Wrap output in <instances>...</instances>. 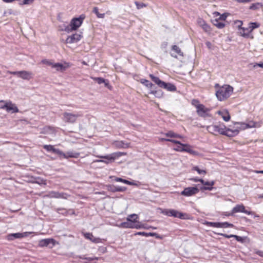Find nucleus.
<instances>
[{
    "mask_svg": "<svg viewBox=\"0 0 263 263\" xmlns=\"http://www.w3.org/2000/svg\"><path fill=\"white\" fill-rule=\"evenodd\" d=\"M233 91V88L228 85H223L219 88L216 92V96L218 100L222 101L230 97Z\"/></svg>",
    "mask_w": 263,
    "mask_h": 263,
    "instance_id": "obj_1",
    "label": "nucleus"
},
{
    "mask_svg": "<svg viewBox=\"0 0 263 263\" xmlns=\"http://www.w3.org/2000/svg\"><path fill=\"white\" fill-rule=\"evenodd\" d=\"M149 77L159 87L164 88L170 91H175L176 90V87L174 84L170 83H165L161 81L158 77H155L152 74H149Z\"/></svg>",
    "mask_w": 263,
    "mask_h": 263,
    "instance_id": "obj_2",
    "label": "nucleus"
},
{
    "mask_svg": "<svg viewBox=\"0 0 263 263\" xmlns=\"http://www.w3.org/2000/svg\"><path fill=\"white\" fill-rule=\"evenodd\" d=\"M84 18L85 16L84 15H81L79 17L72 18L70 24L65 28V30L66 31H69L77 30L81 26Z\"/></svg>",
    "mask_w": 263,
    "mask_h": 263,
    "instance_id": "obj_3",
    "label": "nucleus"
},
{
    "mask_svg": "<svg viewBox=\"0 0 263 263\" xmlns=\"http://www.w3.org/2000/svg\"><path fill=\"white\" fill-rule=\"evenodd\" d=\"M226 126L223 123H219L218 124L211 125L208 126L206 127L207 130L213 134H219L223 135L225 134L224 131L226 129Z\"/></svg>",
    "mask_w": 263,
    "mask_h": 263,
    "instance_id": "obj_4",
    "label": "nucleus"
},
{
    "mask_svg": "<svg viewBox=\"0 0 263 263\" xmlns=\"http://www.w3.org/2000/svg\"><path fill=\"white\" fill-rule=\"evenodd\" d=\"M162 213L168 216L177 217L181 219H185L187 218V216L186 214L178 212L174 209L164 210L162 212Z\"/></svg>",
    "mask_w": 263,
    "mask_h": 263,
    "instance_id": "obj_5",
    "label": "nucleus"
},
{
    "mask_svg": "<svg viewBox=\"0 0 263 263\" xmlns=\"http://www.w3.org/2000/svg\"><path fill=\"white\" fill-rule=\"evenodd\" d=\"M63 120L64 122L69 123H74L76 122L78 118L82 116V114L80 112L74 114L65 112L63 113Z\"/></svg>",
    "mask_w": 263,
    "mask_h": 263,
    "instance_id": "obj_6",
    "label": "nucleus"
},
{
    "mask_svg": "<svg viewBox=\"0 0 263 263\" xmlns=\"http://www.w3.org/2000/svg\"><path fill=\"white\" fill-rule=\"evenodd\" d=\"M58 242L53 238L43 239L39 241V246L41 247H48L52 248Z\"/></svg>",
    "mask_w": 263,
    "mask_h": 263,
    "instance_id": "obj_7",
    "label": "nucleus"
},
{
    "mask_svg": "<svg viewBox=\"0 0 263 263\" xmlns=\"http://www.w3.org/2000/svg\"><path fill=\"white\" fill-rule=\"evenodd\" d=\"M199 192V190L196 186L185 187L181 193L180 195L189 197L196 195Z\"/></svg>",
    "mask_w": 263,
    "mask_h": 263,
    "instance_id": "obj_8",
    "label": "nucleus"
},
{
    "mask_svg": "<svg viewBox=\"0 0 263 263\" xmlns=\"http://www.w3.org/2000/svg\"><path fill=\"white\" fill-rule=\"evenodd\" d=\"M46 196L49 198H62L66 199L69 195L65 193L52 191L49 192Z\"/></svg>",
    "mask_w": 263,
    "mask_h": 263,
    "instance_id": "obj_9",
    "label": "nucleus"
},
{
    "mask_svg": "<svg viewBox=\"0 0 263 263\" xmlns=\"http://www.w3.org/2000/svg\"><path fill=\"white\" fill-rule=\"evenodd\" d=\"M32 232H26L24 233H16L9 234L7 236V239L9 241L13 240L15 239L22 238L28 236Z\"/></svg>",
    "mask_w": 263,
    "mask_h": 263,
    "instance_id": "obj_10",
    "label": "nucleus"
},
{
    "mask_svg": "<svg viewBox=\"0 0 263 263\" xmlns=\"http://www.w3.org/2000/svg\"><path fill=\"white\" fill-rule=\"evenodd\" d=\"M243 213L247 214L248 215H252L254 213L252 211H249L245 209V206L242 204H237L235 207L233 208L232 210L231 215H234L236 213Z\"/></svg>",
    "mask_w": 263,
    "mask_h": 263,
    "instance_id": "obj_11",
    "label": "nucleus"
},
{
    "mask_svg": "<svg viewBox=\"0 0 263 263\" xmlns=\"http://www.w3.org/2000/svg\"><path fill=\"white\" fill-rule=\"evenodd\" d=\"M106 188L108 191L112 193L123 192L127 189L125 186H117L114 184H107L106 185Z\"/></svg>",
    "mask_w": 263,
    "mask_h": 263,
    "instance_id": "obj_12",
    "label": "nucleus"
},
{
    "mask_svg": "<svg viewBox=\"0 0 263 263\" xmlns=\"http://www.w3.org/2000/svg\"><path fill=\"white\" fill-rule=\"evenodd\" d=\"M197 113L200 116L202 117H206L210 116L209 112L210 111L209 108L205 107L203 104H200L197 106Z\"/></svg>",
    "mask_w": 263,
    "mask_h": 263,
    "instance_id": "obj_13",
    "label": "nucleus"
},
{
    "mask_svg": "<svg viewBox=\"0 0 263 263\" xmlns=\"http://www.w3.org/2000/svg\"><path fill=\"white\" fill-rule=\"evenodd\" d=\"M82 37V36L78 33L73 34L71 35L68 36L66 40V43L72 44L77 43Z\"/></svg>",
    "mask_w": 263,
    "mask_h": 263,
    "instance_id": "obj_14",
    "label": "nucleus"
},
{
    "mask_svg": "<svg viewBox=\"0 0 263 263\" xmlns=\"http://www.w3.org/2000/svg\"><path fill=\"white\" fill-rule=\"evenodd\" d=\"M2 108L5 109L7 111L11 112V113L18 112L19 111L16 105L11 102L6 103Z\"/></svg>",
    "mask_w": 263,
    "mask_h": 263,
    "instance_id": "obj_15",
    "label": "nucleus"
},
{
    "mask_svg": "<svg viewBox=\"0 0 263 263\" xmlns=\"http://www.w3.org/2000/svg\"><path fill=\"white\" fill-rule=\"evenodd\" d=\"M126 154L122 152H117L112 153L110 155L104 156H98L100 158H104L111 161H114L116 158H118L123 155H125Z\"/></svg>",
    "mask_w": 263,
    "mask_h": 263,
    "instance_id": "obj_16",
    "label": "nucleus"
},
{
    "mask_svg": "<svg viewBox=\"0 0 263 263\" xmlns=\"http://www.w3.org/2000/svg\"><path fill=\"white\" fill-rule=\"evenodd\" d=\"M200 182L204 185V186L201 187V190H208L212 191L213 189L212 186L214 184L215 181H205L203 180H200Z\"/></svg>",
    "mask_w": 263,
    "mask_h": 263,
    "instance_id": "obj_17",
    "label": "nucleus"
},
{
    "mask_svg": "<svg viewBox=\"0 0 263 263\" xmlns=\"http://www.w3.org/2000/svg\"><path fill=\"white\" fill-rule=\"evenodd\" d=\"M84 236L86 239L91 240L92 242L98 243L101 242V239L98 237H95L93 236L92 233H84Z\"/></svg>",
    "mask_w": 263,
    "mask_h": 263,
    "instance_id": "obj_18",
    "label": "nucleus"
},
{
    "mask_svg": "<svg viewBox=\"0 0 263 263\" xmlns=\"http://www.w3.org/2000/svg\"><path fill=\"white\" fill-rule=\"evenodd\" d=\"M20 78L24 80H29L33 78V73L31 71L22 70L21 71Z\"/></svg>",
    "mask_w": 263,
    "mask_h": 263,
    "instance_id": "obj_19",
    "label": "nucleus"
},
{
    "mask_svg": "<svg viewBox=\"0 0 263 263\" xmlns=\"http://www.w3.org/2000/svg\"><path fill=\"white\" fill-rule=\"evenodd\" d=\"M180 145H183L184 147L183 152H187L193 155H197L198 154L197 152L193 150L192 148V146L190 145L187 144H180Z\"/></svg>",
    "mask_w": 263,
    "mask_h": 263,
    "instance_id": "obj_20",
    "label": "nucleus"
},
{
    "mask_svg": "<svg viewBox=\"0 0 263 263\" xmlns=\"http://www.w3.org/2000/svg\"><path fill=\"white\" fill-rule=\"evenodd\" d=\"M239 132V130L238 129L232 130L230 128H228L226 127V129L224 131L225 134H223V135L227 136L229 137H232L238 135Z\"/></svg>",
    "mask_w": 263,
    "mask_h": 263,
    "instance_id": "obj_21",
    "label": "nucleus"
},
{
    "mask_svg": "<svg viewBox=\"0 0 263 263\" xmlns=\"http://www.w3.org/2000/svg\"><path fill=\"white\" fill-rule=\"evenodd\" d=\"M236 23H238L239 24L238 27L240 28L241 29L240 31L241 35L245 37H249L251 32H248V31H247L246 30L247 28H240V27L242 25V22L241 21H237Z\"/></svg>",
    "mask_w": 263,
    "mask_h": 263,
    "instance_id": "obj_22",
    "label": "nucleus"
},
{
    "mask_svg": "<svg viewBox=\"0 0 263 263\" xmlns=\"http://www.w3.org/2000/svg\"><path fill=\"white\" fill-rule=\"evenodd\" d=\"M217 114L221 116L224 121L227 122L230 120V115L227 110H219L217 111Z\"/></svg>",
    "mask_w": 263,
    "mask_h": 263,
    "instance_id": "obj_23",
    "label": "nucleus"
},
{
    "mask_svg": "<svg viewBox=\"0 0 263 263\" xmlns=\"http://www.w3.org/2000/svg\"><path fill=\"white\" fill-rule=\"evenodd\" d=\"M80 153L78 152L69 151L67 153H65V156H64V158L68 159L69 158H77L79 157Z\"/></svg>",
    "mask_w": 263,
    "mask_h": 263,
    "instance_id": "obj_24",
    "label": "nucleus"
},
{
    "mask_svg": "<svg viewBox=\"0 0 263 263\" xmlns=\"http://www.w3.org/2000/svg\"><path fill=\"white\" fill-rule=\"evenodd\" d=\"M114 144L119 148H126L129 147V144L127 143H125L123 141H115Z\"/></svg>",
    "mask_w": 263,
    "mask_h": 263,
    "instance_id": "obj_25",
    "label": "nucleus"
},
{
    "mask_svg": "<svg viewBox=\"0 0 263 263\" xmlns=\"http://www.w3.org/2000/svg\"><path fill=\"white\" fill-rule=\"evenodd\" d=\"M115 181L116 182H122V183H124L128 184V185H137V184L134 182H131L127 180L124 179H122V178H119V177H115Z\"/></svg>",
    "mask_w": 263,
    "mask_h": 263,
    "instance_id": "obj_26",
    "label": "nucleus"
},
{
    "mask_svg": "<svg viewBox=\"0 0 263 263\" xmlns=\"http://www.w3.org/2000/svg\"><path fill=\"white\" fill-rule=\"evenodd\" d=\"M134 221H126L121 223L120 227L123 228H132L133 229V224Z\"/></svg>",
    "mask_w": 263,
    "mask_h": 263,
    "instance_id": "obj_27",
    "label": "nucleus"
},
{
    "mask_svg": "<svg viewBox=\"0 0 263 263\" xmlns=\"http://www.w3.org/2000/svg\"><path fill=\"white\" fill-rule=\"evenodd\" d=\"M260 25L258 23L254 22V23H251L250 24V26L249 28H247V31L248 32H252L254 29L258 28L259 27Z\"/></svg>",
    "mask_w": 263,
    "mask_h": 263,
    "instance_id": "obj_28",
    "label": "nucleus"
},
{
    "mask_svg": "<svg viewBox=\"0 0 263 263\" xmlns=\"http://www.w3.org/2000/svg\"><path fill=\"white\" fill-rule=\"evenodd\" d=\"M32 182L37 183L40 185H41V184L46 185L47 183L46 180H45L42 178H40V177L34 178V180L32 181Z\"/></svg>",
    "mask_w": 263,
    "mask_h": 263,
    "instance_id": "obj_29",
    "label": "nucleus"
},
{
    "mask_svg": "<svg viewBox=\"0 0 263 263\" xmlns=\"http://www.w3.org/2000/svg\"><path fill=\"white\" fill-rule=\"evenodd\" d=\"M260 7H263V4L261 3H256L252 4L249 7L250 10H256L259 9Z\"/></svg>",
    "mask_w": 263,
    "mask_h": 263,
    "instance_id": "obj_30",
    "label": "nucleus"
},
{
    "mask_svg": "<svg viewBox=\"0 0 263 263\" xmlns=\"http://www.w3.org/2000/svg\"><path fill=\"white\" fill-rule=\"evenodd\" d=\"M172 50L175 51L176 53H177L179 55L183 56V53L181 51V49L179 46L177 45H173L172 47Z\"/></svg>",
    "mask_w": 263,
    "mask_h": 263,
    "instance_id": "obj_31",
    "label": "nucleus"
},
{
    "mask_svg": "<svg viewBox=\"0 0 263 263\" xmlns=\"http://www.w3.org/2000/svg\"><path fill=\"white\" fill-rule=\"evenodd\" d=\"M165 135L166 136H167L168 137H171V138H182V137L181 135L176 134L172 131H169L168 132L166 133Z\"/></svg>",
    "mask_w": 263,
    "mask_h": 263,
    "instance_id": "obj_32",
    "label": "nucleus"
},
{
    "mask_svg": "<svg viewBox=\"0 0 263 263\" xmlns=\"http://www.w3.org/2000/svg\"><path fill=\"white\" fill-rule=\"evenodd\" d=\"M52 67L55 68L58 71H63L65 70V67L63 65L59 63H53Z\"/></svg>",
    "mask_w": 263,
    "mask_h": 263,
    "instance_id": "obj_33",
    "label": "nucleus"
},
{
    "mask_svg": "<svg viewBox=\"0 0 263 263\" xmlns=\"http://www.w3.org/2000/svg\"><path fill=\"white\" fill-rule=\"evenodd\" d=\"M141 228L147 229L145 224H141L140 222L136 220V222H134L133 229H140Z\"/></svg>",
    "mask_w": 263,
    "mask_h": 263,
    "instance_id": "obj_34",
    "label": "nucleus"
},
{
    "mask_svg": "<svg viewBox=\"0 0 263 263\" xmlns=\"http://www.w3.org/2000/svg\"><path fill=\"white\" fill-rule=\"evenodd\" d=\"M150 93L153 94L156 97L160 98L163 96V92L161 90H152Z\"/></svg>",
    "mask_w": 263,
    "mask_h": 263,
    "instance_id": "obj_35",
    "label": "nucleus"
},
{
    "mask_svg": "<svg viewBox=\"0 0 263 263\" xmlns=\"http://www.w3.org/2000/svg\"><path fill=\"white\" fill-rule=\"evenodd\" d=\"M138 217H139L138 215L136 214H132L128 216V217H127V220L128 221H133L134 222H136V220L138 218Z\"/></svg>",
    "mask_w": 263,
    "mask_h": 263,
    "instance_id": "obj_36",
    "label": "nucleus"
},
{
    "mask_svg": "<svg viewBox=\"0 0 263 263\" xmlns=\"http://www.w3.org/2000/svg\"><path fill=\"white\" fill-rule=\"evenodd\" d=\"M140 82L142 84L148 88H152L154 86V85L151 82L146 79H141Z\"/></svg>",
    "mask_w": 263,
    "mask_h": 263,
    "instance_id": "obj_37",
    "label": "nucleus"
},
{
    "mask_svg": "<svg viewBox=\"0 0 263 263\" xmlns=\"http://www.w3.org/2000/svg\"><path fill=\"white\" fill-rule=\"evenodd\" d=\"M214 25L219 29H222L225 26L224 23L219 22L217 19L214 21Z\"/></svg>",
    "mask_w": 263,
    "mask_h": 263,
    "instance_id": "obj_38",
    "label": "nucleus"
},
{
    "mask_svg": "<svg viewBox=\"0 0 263 263\" xmlns=\"http://www.w3.org/2000/svg\"><path fill=\"white\" fill-rule=\"evenodd\" d=\"M92 11L94 13H95L97 15L98 18H103L105 16L104 13H100L99 12V10L97 7H94Z\"/></svg>",
    "mask_w": 263,
    "mask_h": 263,
    "instance_id": "obj_39",
    "label": "nucleus"
},
{
    "mask_svg": "<svg viewBox=\"0 0 263 263\" xmlns=\"http://www.w3.org/2000/svg\"><path fill=\"white\" fill-rule=\"evenodd\" d=\"M53 153L57 154L60 158H64L65 156V153L59 149L54 148Z\"/></svg>",
    "mask_w": 263,
    "mask_h": 263,
    "instance_id": "obj_40",
    "label": "nucleus"
},
{
    "mask_svg": "<svg viewBox=\"0 0 263 263\" xmlns=\"http://www.w3.org/2000/svg\"><path fill=\"white\" fill-rule=\"evenodd\" d=\"M205 32L210 33L212 31V29L209 25L207 23H205L202 27H201Z\"/></svg>",
    "mask_w": 263,
    "mask_h": 263,
    "instance_id": "obj_41",
    "label": "nucleus"
},
{
    "mask_svg": "<svg viewBox=\"0 0 263 263\" xmlns=\"http://www.w3.org/2000/svg\"><path fill=\"white\" fill-rule=\"evenodd\" d=\"M234 225L232 223H230L228 222H220V228H232Z\"/></svg>",
    "mask_w": 263,
    "mask_h": 263,
    "instance_id": "obj_42",
    "label": "nucleus"
},
{
    "mask_svg": "<svg viewBox=\"0 0 263 263\" xmlns=\"http://www.w3.org/2000/svg\"><path fill=\"white\" fill-rule=\"evenodd\" d=\"M92 79L99 84H102L104 82H105V79H104L102 78H100V77H95V78H92Z\"/></svg>",
    "mask_w": 263,
    "mask_h": 263,
    "instance_id": "obj_43",
    "label": "nucleus"
},
{
    "mask_svg": "<svg viewBox=\"0 0 263 263\" xmlns=\"http://www.w3.org/2000/svg\"><path fill=\"white\" fill-rule=\"evenodd\" d=\"M135 4L138 9H140L143 7H146L147 6V5L143 3H139L137 1L135 2Z\"/></svg>",
    "mask_w": 263,
    "mask_h": 263,
    "instance_id": "obj_44",
    "label": "nucleus"
},
{
    "mask_svg": "<svg viewBox=\"0 0 263 263\" xmlns=\"http://www.w3.org/2000/svg\"><path fill=\"white\" fill-rule=\"evenodd\" d=\"M207 224L209 226L215 227V228H220V222H208Z\"/></svg>",
    "mask_w": 263,
    "mask_h": 263,
    "instance_id": "obj_45",
    "label": "nucleus"
},
{
    "mask_svg": "<svg viewBox=\"0 0 263 263\" xmlns=\"http://www.w3.org/2000/svg\"><path fill=\"white\" fill-rule=\"evenodd\" d=\"M193 169L197 171L199 174L205 175L206 173L205 170H201L198 166H194Z\"/></svg>",
    "mask_w": 263,
    "mask_h": 263,
    "instance_id": "obj_46",
    "label": "nucleus"
},
{
    "mask_svg": "<svg viewBox=\"0 0 263 263\" xmlns=\"http://www.w3.org/2000/svg\"><path fill=\"white\" fill-rule=\"evenodd\" d=\"M43 148L48 152H53L54 149L53 146L51 145H45L43 146Z\"/></svg>",
    "mask_w": 263,
    "mask_h": 263,
    "instance_id": "obj_47",
    "label": "nucleus"
},
{
    "mask_svg": "<svg viewBox=\"0 0 263 263\" xmlns=\"http://www.w3.org/2000/svg\"><path fill=\"white\" fill-rule=\"evenodd\" d=\"M161 140L162 141H170V142H172L173 143L178 144H179V145H180V144H182L180 141L176 140H173V139L162 138L161 139Z\"/></svg>",
    "mask_w": 263,
    "mask_h": 263,
    "instance_id": "obj_48",
    "label": "nucleus"
},
{
    "mask_svg": "<svg viewBox=\"0 0 263 263\" xmlns=\"http://www.w3.org/2000/svg\"><path fill=\"white\" fill-rule=\"evenodd\" d=\"M234 238H235L237 241L240 242L241 243H243L245 240V237H242L237 236L236 235H235V236H234Z\"/></svg>",
    "mask_w": 263,
    "mask_h": 263,
    "instance_id": "obj_49",
    "label": "nucleus"
},
{
    "mask_svg": "<svg viewBox=\"0 0 263 263\" xmlns=\"http://www.w3.org/2000/svg\"><path fill=\"white\" fill-rule=\"evenodd\" d=\"M236 124L240 125V126L238 127L240 129H245L247 128V125L246 123L237 122Z\"/></svg>",
    "mask_w": 263,
    "mask_h": 263,
    "instance_id": "obj_50",
    "label": "nucleus"
},
{
    "mask_svg": "<svg viewBox=\"0 0 263 263\" xmlns=\"http://www.w3.org/2000/svg\"><path fill=\"white\" fill-rule=\"evenodd\" d=\"M41 63L46 64L49 66H51L52 67L53 63L51 61L48 60L47 59H44L42 60Z\"/></svg>",
    "mask_w": 263,
    "mask_h": 263,
    "instance_id": "obj_51",
    "label": "nucleus"
},
{
    "mask_svg": "<svg viewBox=\"0 0 263 263\" xmlns=\"http://www.w3.org/2000/svg\"><path fill=\"white\" fill-rule=\"evenodd\" d=\"M198 24L201 27H202L206 23L205 22L202 18H199L197 21Z\"/></svg>",
    "mask_w": 263,
    "mask_h": 263,
    "instance_id": "obj_52",
    "label": "nucleus"
},
{
    "mask_svg": "<svg viewBox=\"0 0 263 263\" xmlns=\"http://www.w3.org/2000/svg\"><path fill=\"white\" fill-rule=\"evenodd\" d=\"M184 148V147L183 145H179L177 146L176 147L174 148V150L177 152H183V149Z\"/></svg>",
    "mask_w": 263,
    "mask_h": 263,
    "instance_id": "obj_53",
    "label": "nucleus"
},
{
    "mask_svg": "<svg viewBox=\"0 0 263 263\" xmlns=\"http://www.w3.org/2000/svg\"><path fill=\"white\" fill-rule=\"evenodd\" d=\"M34 0H24L21 5H30L33 3Z\"/></svg>",
    "mask_w": 263,
    "mask_h": 263,
    "instance_id": "obj_54",
    "label": "nucleus"
},
{
    "mask_svg": "<svg viewBox=\"0 0 263 263\" xmlns=\"http://www.w3.org/2000/svg\"><path fill=\"white\" fill-rule=\"evenodd\" d=\"M215 14H216L217 15H220L219 19L220 20H225L227 18V15L225 14H223L222 15H220V13L219 12H215Z\"/></svg>",
    "mask_w": 263,
    "mask_h": 263,
    "instance_id": "obj_55",
    "label": "nucleus"
},
{
    "mask_svg": "<svg viewBox=\"0 0 263 263\" xmlns=\"http://www.w3.org/2000/svg\"><path fill=\"white\" fill-rule=\"evenodd\" d=\"M192 104L193 105L195 106L196 108L198 105H200L201 104H199V101L196 99H193L192 101Z\"/></svg>",
    "mask_w": 263,
    "mask_h": 263,
    "instance_id": "obj_56",
    "label": "nucleus"
},
{
    "mask_svg": "<svg viewBox=\"0 0 263 263\" xmlns=\"http://www.w3.org/2000/svg\"><path fill=\"white\" fill-rule=\"evenodd\" d=\"M218 234L221 235V236H222L224 237L227 238H232V237H234V236H235V235H232V234H231V235H228V234H222V233H219Z\"/></svg>",
    "mask_w": 263,
    "mask_h": 263,
    "instance_id": "obj_57",
    "label": "nucleus"
},
{
    "mask_svg": "<svg viewBox=\"0 0 263 263\" xmlns=\"http://www.w3.org/2000/svg\"><path fill=\"white\" fill-rule=\"evenodd\" d=\"M148 236H156V238H159L158 234L156 233H147V237Z\"/></svg>",
    "mask_w": 263,
    "mask_h": 263,
    "instance_id": "obj_58",
    "label": "nucleus"
},
{
    "mask_svg": "<svg viewBox=\"0 0 263 263\" xmlns=\"http://www.w3.org/2000/svg\"><path fill=\"white\" fill-rule=\"evenodd\" d=\"M136 235H142L147 237V233L144 232H139L136 234Z\"/></svg>",
    "mask_w": 263,
    "mask_h": 263,
    "instance_id": "obj_59",
    "label": "nucleus"
},
{
    "mask_svg": "<svg viewBox=\"0 0 263 263\" xmlns=\"http://www.w3.org/2000/svg\"><path fill=\"white\" fill-rule=\"evenodd\" d=\"M247 128L253 127L255 126V123L253 122H251L248 124H247Z\"/></svg>",
    "mask_w": 263,
    "mask_h": 263,
    "instance_id": "obj_60",
    "label": "nucleus"
},
{
    "mask_svg": "<svg viewBox=\"0 0 263 263\" xmlns=\"http://www.w3.org/2000/svg\"><path fill=\"white\" fill-rule=\"evenodd\" d=\"M255 253L257 255H259V256L263 257V251H260V250L256 251L255 252Z\"/></svg>",
    "mask_w": 263,
    "mask_h": 263,
    "instance_id": "obj_61",
    "label": "nucleus"
},
{
    "mask_svg": "<svg viewBox=\"0 0 263 263\" xmlns=\"http://www.w3.org/2000/svg\"><path fill=\"white\" fill-rule=\"evenodd\" d=\"M231 213H232V211L231 212H223V215L224 216H233L234 215H231Z\"/></svg>",
    "mask_w": 263,
    "mask_h": 263,
    "instance_id": "obj_62",
    "label": "nucleus"
},
{
    "mask_svg": "<svg viewBox=\"0 0 263 263\" xmlns=\"http://www.w3.org/2000/svg\"><path fill=\"white\" fill-rule=\"evenodd\" d=\"M256 66H258V67H261V68H263V62H261V63H256L254 67H256Z\"/></svg>",
    "mask_w": 263,
    "mask_h": 263,
    "instance_id": "obj_63",
    "label": "nucleus"
},
{
    "mask_svg": "<svg viewBox=\"0 0 263 263\" xmlns=\"http://www.w3.org/2000/svg\"><path fill=\"white\" fill-rule=\"evenodd\" d=\"M105 87L109 88V84L108 80H105V82L103 83Z\"/></svg>",
    "mask_w": 263,
    "mask_h": 263,
    "instance_id": "obj_64",
    "label": "nucleus"
}]
</instances>
